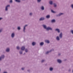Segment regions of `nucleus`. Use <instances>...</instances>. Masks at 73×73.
<instances>
[{
    "mask_svg": "<svg viewBox=\"0 0 73 73\" xmlns=\"http://www.w3.org/2000/svg\"><path fill=\"white\" fill-rule=\"evenodd\" d=\"M71 33H72V34H73V30H71Z\"/></svg>",
    "mask_w": 73,
    "mask_h": 73,
    "instance_id": "nucleus-34",
    "label": "nucleus"
},
{
    "mask_svg": "<svg viewBox=\"0 0 73 73\" xmlns=\"http://www.w3.org/2000/svg\"><path fill=\"white\" fill-rule=\"evenodd\" d=\"M1 31H2V29H1L0 30V33L1 32Z\"/></svg>",
    "mask_w": 73,
    "mask_h": 73,
    "instance_id": "nucleus-41",
    "label": "nucleus"
},
{
    "mask_svg": "<svg viewBox=\"0 0 73 73\" xmlns=\"http://www.w3.org/2000/svg\"><path fill=\"white\" fill-rule=\"evenodd\" d=\"M1 71V69H0V72Z\"/></svg>",
    "mask_w": 73,
    "mask_h": 73,
    "instance_id": "nucleus-44",
    "label": "nucleus"
},
{
    "mask_svg": "<svg viewBox=\"0 0 73 73\" xmlns=\"http://www.w3.org/2000/svg\"><path fill=\"white\" fill-rule=\"evenodd\" d=\"M25 69V68H24V67L22 68H21V69H22V70H24Z\"/></svg>",
    "mask_w": 73,
    "mask_h": 73,
    "instance_id": "nucleus-33",
    "label": "nucleus"
},
{
    "mask_svg": "<svg viewBox=\"0 0 73 73\" xmlns=\"http://www.w3.org/2000/svg\"><path fill=\"white\" fill-rule=\"evenodd\" d=\"M25 52H26V53H27V52H28V49H25Z\"/></svg>",
    "mask_w": 73,
    "mask_h": 73,
    "instance_id": "nucleus-32",
    "label": "nucleus"
},
{
    "mask_svg": "<svg viewBox=\"0 0 73 73\" xmlns=\"http://www.w3.org/2000/svg\"><path fill=\"white\" fill-rule=\"evenodd\" d=\"M57 61L59 63H61V62H62L61 60L60 59H58Z\"/></svg>",
    "mask_w": 73,
    "mask_h": 73,
    "instance_id": "nucleus-17",
    "label": "nucleus"
},
{
    "mask_svg": "<svg viewBox=\"0 0 73 73\" xmlns=\"http://www.w3.org/2000/svg\"><path fill=\"white\" fill-rule=\"evenodd\" d=\"M53 51H54V49H52V50H51L49 51H48L46 53V54H48L50 52H53Z\"/></svg>",
    "mask_w": 73,
    "mask_h": 73,
    "instance_id": "nucleus-6",
    "label": "nucleus"
},
{
    "mask_svg": "<svg viewBox=\"0 0 73 73\" xmlns=\"http://www.w3.org/2000/svg\"><path fill=\"white\" fill-rule=\"evenodd\" d=\"M10 50V49L9 48H6V51L7 52H9V51Z\"/></svg>",
    "mask_w": 73,
    "mask_h": 73,
    "instance_id": "nucleus-14",
    "label": "nucleus"
},
{
    "mask_svg": "<svg viewBox=\"0 0 73 73\" xmlns=\"http://www.w3.org/2000/svg\"><path fill=\"white\" fill-rule=\"evenodd\" d=\"M40 1H41V0H37V2L38 3H40Z\"/></svg>",
    "mask_w": 73,
    "mask_h": 73,
    "instance_id": "nucleus-29",
    "label": "nucleus"
},
{
    "mask_svg": "<svg viewBox=\"0 0 73 73\" xmlns=\"http://www.w3.org/2000/svg\"><path fill=\"white\" fill-rule=\"evenodd\" d=\"M59 36L60 38H62V33H61Z\"/></svg>",
    "mask_w": 73,
    "mask_h": 73,
    "instance_id": "nucleus-9",
    "label": "nucleus"
},
{
    "mask_svg": "<svg viewBox=\"0 0 73 73\" xmlns=\"http://www.w3.org/2000/svg\"><path fill=\"white\" fill-rule=\"evenodd\" d=\"M3 73H7V72H6L5 71L3 72Z\"/></svg>",
    "mask_w": 73,
    "mask_h": 73,
    "instance_id": "nucleus-42",
    "label": "nucleus"
},
{
    "mask_svg": "<svg viewBox=\"0 0 73 73\" xmlns=\"http://www.w3.org/2000/svg\"><path fill=\"white\" fill-rule=\"evenodd\" d=\"M13 2V1L12 0H10L9 2L10 3H12Z\"/></svg>",
    "mask_w": 73,
    "mask_h": 73,
    "instance_id": "nucleus-27",
    "label": "nucleus"
},
{
    "mask_svg": "<svg viewBox=\"0 0 73 73\" xmlns=\"http://www.w3.org/2000/svg\"><path fill=\"white\" fill-rule=\"evenodd\" d=\"M49 3L50 5H52L53 4V1H49Z\"/></svg>",
    "mask_w": 73,
    "mask_h": 73,
    "instance_id": "nucleus-15",
    "label": "nucleus"
},
{
    "mask_svg": "<svg viewBox=\"0 0 73 73\" xmlns=\"http://www.w3.org/2000/svg\"><path fill=\"white\" fill-rule=\"evenodd\" d=\"M10 7V5H7L5 8V11H8V8Z\"/></svg>",
    "mask_w": 73,
    "mask_h": 73,
    "instance_id": "nucleus-2",
    "label": "nucleus"
},
{
    "mask_svg": "<svg viewBox=\"0 0 73 73\" xmlns=\"http://www.w3.org/2000/svg\"><path fill=\"white\" fill-rule=\"evenodd\" d=\"M25 48V46H22L21 48V49L22 50H24Z\"/></svg>",
    "mask_w": 73,
    "mask_h": 73,
    "instance_id": "nucleus-19",
    "label": "nucleus"
},
{
    "mask_svg": "<svg viewBox=\"0 0 73 73\" xmlns=\"http://www.w3.org/2000/svg\"><path fill=\"white\" fill-rule=\"evenodd\" d=\"M17 29L19 31H20V29H21V28H20V27H17Z\"/></svg>",
    "mask_w": 73,
    "mask_h": 73,
    "instance_id": "nucleus-23",
    "label": "nucleus"
},
{
    "mask_svg": "<svg viewBox=\"0 0 73 73\" xmlns=\"http://www.w3.org/2000/svg\"><path fill=\"white\" fill-rule=\"evenodd\" d=\"M0 57L2 58V59H4V58H5V56L4 55H1Z\"/></svg>",
    "mask_w": 73,
    "mask_h": 73,
    "instance_id": "nucleus-13",
    "label": "nucleus"
},
{
    "mask_svg": "<svg viewBox=\"0 0 73 73\" xmlns=\"http://www.w3.org/2000/svg\"><path fill=\"white\" fill-rule=\"evenodd\" d=\"M71 7L73 9V4H72L71 5Z\"/></svg>",
    "mask_w": 73,
    "mask_h": 73,
    "instance_id": "nucleus-35",
    "label": "nucleus"
},
{
    "mask_svg": "<svg viewBox=\"0 0 73 73\" xmlns=\"http://www.w3.org/2000/svg\"><path fill=\"white\" fill-rule=\"evenodd\" d=\"M51 22L52 23H55L56 22V20L55 19H53L51 20Z\"/></svg>",
    "mask_w": 73,
    "mask_h": 73,
    "instance_id": "nucleus-18",
    "label": "nucleus"
},
{
    "mask_svg": "<svg viewBox=\"0 0 73 73\" xmlns=\"http://www.w3.org/2000/svg\"><path fill=\"white\" fill-rule=\"evenodd\" d=\"M16 2H17L18 3H20L21 1L20 0H15Z\"/></svg>",
    "mask_w": 73,
    "mask_h": 73,
    "instance_id": "nucleus-22",
    "label": "nucleus"
},
{
    "mask_svg": "<svg viewBox=\"0 0 73 73\" xmlns=\"http://www.w3.org/2000/svg\"><path fill=\"white\" fill-rule=\"evenodd\" d=\"M40 9L42 11H44V9H45V8H44V6H42L40 7Z\"/></svg>",
    "mask_w": 73,
    "mask_h": 73,
    "instance_id": "nucleus-8",
    "label": "nucleus"
},
{
    "mask_svg": "<svg viewBox=\"0 0 73 73\" xmlns=\"http://www.w3.org/2000/svg\"><path fill=\"white\" fill-rule=\"evenodd\" d=\"M68 71H69V72H70V71H71V69H69L68 70Z\"/></svg>",
    "mask_w": 73,
    "mask_h": 73,
    "instance_id": "nucleus-39",
    "label": "nucleus"
},
{
    "mask_svg": "<svg viewBox=\"0 0 73 73\" xmlns=\"http://www.w3.org/2000/svg\"><path fill=\"white\" fill-rule=\"evenodd\" d=\"M28 26V25H26L23 27V32H25V30H26V27Z\"/></svg>",
    "mask_w": 73,
    "mask_h": 73,
    "instance_id": "nucleus-3",
    "label": "nucleus"
},
{
    "mask_svg": "<svg viewBox=\"0 0 73 73\" xmlns=\"http://www.w3.org/2000/svg\"><path fill=\"white\" fill-rule=\"evenodd\" d=\"M42 26L43 27L44 29H46L47 31H49V30H50V31H52V30H53V29H52V28L49 27H47L46 25H43Z\"/></svg>",
    "mask_w": 73,
    "mask_h": 73,
    "instance_id": "nucleus-1",
    "label": "nucleus"
},
{
    "mask_svg": "<svg viewBox=\"0 0 73 73\" xmlns=\"http://www.w3.org/2000/svg\"><path fill=\"white\" fill-rule=\"evenodd\" d=\"M44 20L45 18H44V17H41L39 19L40 21H42L43 20Z\"/></svg>",
    "mask_w": 73,
    "mask_h": 73,
    "instance_id": "nucleus-7",
    "label": "nucleus"
},
{
    "mask_svg": "<svg viewBox=\"0 0 73 73\" xmlns=\"http://www.w3.org/2000/svg\"><path fill=\"white\" fill-rule=\"evenodd\" d=\"M49 70L50 72H52L53 70V68L50 67L49 68Z\"/></svg>",
    "mask_w": 73,
    "mask_h": 73,
    "instance_id": "nucleus-12",
    "label": "nucleus"
},
{
    "mask_svg": "<svg viewBox=\"0 0 73 73\" xmlns=\"http://www.w3.org/2000/svg\"><path fill=\"white\" fill-rule=\"evenodd\" d=\"M3 20V18H0V21Z\"/></svg>",
    "mask_w": 73,
    "mask_h": 73,
    "instance_id": "nucleus-37",
    "label": "nucleus"
},
{
    "mask_svg": "<svg viewBox=\"0 0 73 73\" xmlns=\"http://www.w3.org/2000/svg\"><path fill=\"white\" fill-rule=\"evenodd\" d=\"M54 7H57V5L56 4V3H54Z\"/></svg>",
    "mask_w": 73,
    "mask_h": 73,
    "instance_id": "nucleus-25",
    "label": "nucleus"
},
{
    "mask_svg": "<svg viewBox=\"0 0 73 73\" xmlns=\"http://www.w3.org/2000/svg\"><path fill=\"white\" fill-rule=\"evenodd\" d=\"M19 53L21 54L23 53V51H20L19 52Z\"/></svg>",
    "mask_w": 73,
    "mask_h": 73,
    "instance_id": "nucleus-28",
    "label": "nucleus"
},
{
    "mask_svg": "<svg viewBox=\"0 0 73 73\" xmlns=\"http://www.w3.org/2000/svg\"><path fill=\"white\" fill-rule=\"evenodd\" d=\"M27 71H28V72H30V70H27Z\"/></svg>",
    "mask_w": 73,
    "mask_h": 73,
    "instance_id": "nucleus-43",
    "label": "nucleus"
},
{
    "mask_svg": "<svg viewBox=\"0 0 73 73\" xmlns=\"http://www.w3.org/2000/svg\"><path fill=\"white\" fill-rule=\"evenodd\" d=\"M55 31L58 32V33H60V29H55Z\"/></svg>",
    "mask_w": 73,
    "mask_h": 73,
    "instance_id": "nucleus-11",
    "label": "nucleus"
},
{
    "mask_svg": "<svg viewBox=\"0 0 73 73\" xmlns=\"http://www.w3.org/2000/svg\"><path fill=\"white\" fill-rule=\"evenodd\" d=\"M17 49H20V47L19 46H17Z\"/></svg>",
    "mask_w": 73,
    "mask_h": 73,
    "instance_id": "nucleus-31",
    "label": "nucleus"
},
{
    "mask_svg": "<svg viewBox=\"0 0 73 73\" xmlns=\"http://www.w3.org/2000/svg\"><path fill=\"white\" fill-rule=\"evenodd\" d=\"M40 45L41 46L43 45H44V42H42L40 43Z\"/></svg>",
    "mask_w": 73,
    "mask_h": 73,
    "instance_id": "nucleus-26",
    "label": "nucleus"
},
{
    "mask_svg": "<svg viewBox=\"0 0 73 73\" xmlns=\"http://www.w3.org/2000/svg\"><path fill=\"white\" fill-rule=\"evenodd\" d=\"M33 13H29V15L31 16L32 15Z\"/></svg>",
    "mask_w": 73,
    "mask_h": 73,
    "instance_id": "nucleus-30",
    "label": "nucleus"
},
{
    "mask_svg": "<svg viewBox=\"0 0 73 73\" xmlns=\"http://www.w3.org/2000/svg\"><path fill=\"white\" fill-rule=\"evenodd\" d=\"M64 15V13H60L58 15H56V16H57V17H59L60 16H61L62 15Z\"/></svg>",
    "mask_w": 73,
    "mask_h": 73,
    "instance_id": "nucleus-4",
    "label": "nucleus"
},
{
    "mask_svg": "<svg viewBox=\"0 0 73 73\" xmlns=\"http://www.w3.org/2000/svg\"><path fill=\"white\" fill-rule=\"evenodd\" d=\"M45 42L46 43H48V44H49V42H50V41H49V40H46L45 41Z\"/></svg>",
    "mask_w": 73,
    "mask_h": 73,
    "instance_id": "nucleus-16",
    "label": "nucleus"
},
{
    "mask_svg": "<svg viewBox=\"0 0 73 73\" xmlns=\"http://www.w3.org/2000/svg\"><path fill=\"white\" fill-rule=\"evenodd\" d=\"M46 17L47 18V19H49V18H50V15H47Z\"/></svg>",
    "mask_w": 73,
    "mask_h": 73,
    "instance_id": "nucleus-21",
    "label": "nucleus"
},
{
    "mask_svg": "<svg viewBox=\"0 0 73 73\" xmlns=\"http://www.w3.org/2000/svg\"><path fill=\"white\" fill-rule=\"evenodd\" d=\"M1 60H2V59L1 58V57H0V61H1Z\"/></svg>",
    "mask_w": 73,
    "mask_h": 73,
    "instance_id": "nucleus-38",
    "label": "nucleus"
},
{
    "mask_svg": "<svg viewBox=\"0 0 73 73\" xmlns=\"http://www.w3.org/2000/svg\"><path fill=\"white\" fill-rule=\"evenodd\" d=\"M56 39L57 41H60V37L58 36L56 37Z\"/></svg>",
    "mask_w": 73,
    "mask_h": 73,
    "instance_id": "nucleus-10",
    "label": "nucleus"
},
{
    "mask_svg": "<svg viewBox=\"0 0 73 73\" xmlns=\"http://www.w3.org/2000/svg\"><path fill=\"white\" fill-rule=\"evenodd\" d=\"M60 55H61V54L60 53H59L58 54V56H60Z\"/></svg>",
    "mask_w": 73,
    "mask_h": 73,
    "instance_id": "nucleus-40",
    "label": "nucleus"
},
{
    "mask_svg": "<svg viewBox=\"0 0 73 73\" xmlns=\"http://www.w3.org/2000/svg\"><path fill=\"white\" fill-rule=\"evenodd\" d=\"M36 42H33L32 43V44L33 46H35V45H36Z\"/></svg>",
    "mask_w": 73,
    "mask_h": 73,
    "instance_id": "nucleus-20",
    "label": "nucleus"
},
{
    "mask_svg": "<svg viewBox=\"0 0 73 73\" xmlns=\"http://www.w3.org/2000/svg\"><path fill=\"white\" fill-rule=\"evenodd\" d=\"M15 36V33H12L11 36L12 38H14Z\"/></svg>",
    "mask_w": 73,
    "mask_h": 73,
    "instance_id": "nucleus-5",
    "label": "nucleus"
},
{
    "mask_svg": "<svg viewBox=\"0 0 73 73\" xmlns=\"http://www.w3.org/2000/svg\"><path fill=\"white\" fill-rule=\"evenodd\" d=\"M45 61V60H42V62H44Z\"/></svg>",
    "mask_w": 73,
    "mask_h": 73,
    "instance_id": "nucleus-36",
    "label": "nucleus"
},
{
    "mask_svg": "<svg viewBox=\"0 0 73 73\" xmlns=\"http://www.w3.org/2000/svg\"><path fill=\"white\" fill-rule=\"evenodd\" d=\"M51 12L52 13H56V12L54 11H53V10H51Z\"/></svg>",
    "mask_w": 73,
    "mask_h": 73,
    "instance_id": "nucleus-24",
    "label": "nucleus"
}]
</instances>
